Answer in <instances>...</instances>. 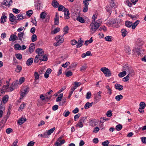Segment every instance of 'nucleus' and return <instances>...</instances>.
I'll list each match as a JSON object with an SVG mask.
<instances>
[{
	"label": "nucleus",
	"instance_id": "nucleus-1",
	"mask_svg": "<svg viewBox=\"0 0 146 146\" xmlns=\"http://www.w3.org/2000/svg\"><path fill=\"white\" fill-rule=\"evenodd\" d=\"M102 22V20L99 19L96 21H92L90 24V29L92 32H95L99 27Z\"/></svg>",
	"mask_w": 146,
	"mask_h": 146
},
{
	"label": "nucleus",
	"instance_id": "nucleus-2",
	"mask_svg": "<svg viewBox=\"0 0 146 146\" xmlns=\"http://www.w3.org/2000/svg\"><path fill=\"white\" fill-rule=\"evenodd\" d=\"M87 118L86 116L81 117L78 121V123L76 125L77 127L82 128L84 126V124Z\"/></svg>",
	"mask_w": 146,
	"mask_h": 146
},
{
	"label": "nucleus",
	"instance_id": "nucleus-3",
	"mask_svg": "<svg viewBox=\"0 0 146 146\" xmlns=\"http://www.w3.org/2000/svg\"><path fill=\"white\" fill-rule=\"evenodd\" d=\"M29 87L27 86L21 89V95L20 98L21 99L27 94L29 92Z\"/></svg>",
	"mask_w": 146,
	"mask_h": 146
},
{
	"label": "nucleus",
	"instance_id": "nucleus-4",
	"mask_svg": "<svg viewBox=\"0 0 146 146\" xmlns=\"http://www.w3.org/2000/svg\"><path fill=\"white\" fill-rule=\"evenodd\" d=\"M100 70L106 76H111V72L107 68L103 67L101 68Z\"/></svg>",
	"mask_w": 146,
	"mask_h": 146
},
{
	"label": "nucleus",
	"instance_id": "nucleus-5",
	"mask_svg": "<svg viewBox=\"0 0 146 146\" xmlns=\"http://www.w3.org/2000/svg\"><path fill=\"white\" fill-rule=\"evenodd\" d=\"M124 71H126V74H129V72H131V75H131V76H132L134 75V71L132 70L131 67L127 66V68L124 69Z\"/></svg>",
	"mask_w": 146,
	"mask_h": 146
},
{
	"label": "nucleus",
	"instance_id": "nucleus-6",
	"mask_svg": "<svg viewBox=\"0 0 146 146\" xmlns=\"http://www.w3.org/2000/svg\"><path fill=\"white\" fill-rule=\"evenodd\" d=\"M102 92L101 91H99L97 95H96L94 96V102L96 103L98 102L101 99V94Z\"/></svg>",
	"mask_w": 146,
	"mask_h": 146
},
{
	"label": "nucleus",
	"instance_id": "nucleus-7",
	"mask_svg": "<svg viewBox=\"0 0 146 146\" xmlns=\"http://www.w3.org/2000/svg\"><path fill=\"white\" fill-rule=\"evenodd\" d=\"M24 33L23 32H20L18 33L17 35V39H18L21 42H23L25 38L24 37Z\"/></svg>",
	"mask_w": 146,
	"mask_h": 146
},
{
	"label": "nucleus",
	"instance_id": "nucleus-8",
	"mask_svg": "<svg viewBox=\"0 0 146 146\" xmlns=\"http://www.w3.org/2000/svg\"><path fill=\"white\" fill-rule=\"evenodd\" d=\"M12 3V0H4L2 2V4L8 7H9Z\"/></svg>",
	"mask_w": 146,
	"mask_h": 146
},
{
	"label": "nucleus",
	"instance_id": "nucleus-9",
	"mask_svg": "<svg viewBox=\"0 0 146 146\" xmlns=\"http://www.w3.org/2000/svg\"><path fill=\"white\" fill-rule=\"evenodd\" d=\"M133 50L134 52H137L138 55L143 54L144 52V49L138 48H135L133 49Z\"/></svg>",
	"mask_w": 146,
	"mask_h": 146
},
{
	"label": "nucleus",
	"instance_id": "nucleus-10",
	"mask_svg": "<svg viewBox=\"0 0 146 146\" xmlns=\"http://www.w3.org/2000/svg\"><path fill=\"white\" fill-rule=\"evenodd\" d=\"M63 35H58L56 36L55 38V39L56 41L63 42L64 40V38L63 37Z\"/></svg>",
	"mask_w": 146,
	"mask_h": 146
},
{
	"label": "nucleus",
	"instance_id": "nucleus-11",
	"mask_svg": "<svg viewBox=\"0 0 146 146\" xmlns=\"http://www.w3.org/2000/svg\"><path fill=\"white\" fill-rule=\"evenodd\" d=\"M64 11V18L66 19H68L69 18V15L70 13H69V10L68 9H66Z\"/></svg>",
	"mask_w": 146,
	"mask_h": 146
},
{
	"label": "nucleus",
	"instance_id": "nucleus-12",
	"mask_svg": "<svg viewBox=\"0 0 146 146\" xmlns=\"http://www.w3.org/2000/svg\"><path fill=\"white\" fill-rule=\"evenodd\" d=\"M17 39V36L16 35L13 34L11 35L9 40L10 41L14 42Z\"/></svg>",
	"mask_w": 146,
	"mask_h": 146
},
{
	"label": "nucleus",
	"instance_id": "nucleus-13",
	"mask_svg": "<svg viewBox=\"0 0 146 146\" xmlns=\"http://www.w3.org/2000/svg\"><path fill=\"white\" fill-rule=\"evenodd\" d=\"M84 42V41L83 40H82V39L81 38H80L78 40V42L77 45H76V46L77 48H80L82 46L83 43Z\"/></svg>",
	"mask_w": 146,
	"mask_h": 146
},
{
	"label": "nucleus",
	"instance_id": "nucleus-14",
	"mask_svg": "<svg viewBox=\"0 0 146 146\" xmlns=\"http://www.w3.org/2000/svg\"><path fill=\"white\" fill-rule=\"evenodd\" d=\"M54 23L55 25H58L59 24L58 15L57 13H56L55 17L54 19Z\"/></svg>",
	"mask_w": 146,
	"mask_h": 146
},
{
	"label": "nucleus",
	"instance_id": "nucleus-15",
	"mask_svg": "<svg viewBox=\"0 0 146 146\" xmlns=\"http://www.w3.org/2000/svg\"><path fill=\"white\" fill-rule=\"evenodd\" d=\"M84 7L82 11L84 13H86L88 10V5L89 3H83Z\"/></svg>",
	"mask_w": 146,
	"mask_h": 146
},
{
	"label": "nucleus",
	"instance_id": "nucleus-16",
	"mask_svg": "<svg viewBox=\"0 0 146 146\" xmlns=\"http://www.w3.org/2000/svg\"><path fill=\"white\" fill-rule=\"evenodd\" d=\"M52 5L55 8H56L59 5L58 2L55 0H53L52 1Z\"/></svg>",
	"mask_w": 146,
	"mask_h": 146
},
{
	"label": "nucleus",
	"instance_id": "nucleus-17",
	"mask_svg": "<svg viewBox=\"0 0 146 146\" xmlns=\"http://www.w3.org/2000/svg\"><path fill=\"white\" fill-rule=\"evenodd\" d=\"M115 89L119 91L122 90L123 89V86L119 84H117L115 86Z\"/></svg>",
	"mask_w": 146,
	"mask_h": 146
},
{
	"label": "nucleus",
	"instance_id": "nucleus-18",
	"mask_svg": "<svg viewBox=\"0 0 146 146\" xmlns=\"http://www.w3.org/2000/svg\"><path fill=\"white\" fill-rule=\"evenodd\" d=\"M136 43L138 46H140L143 45L144 42L141 40L138 39L136 40Z\"/></svg>",
	"mask_w": 146,
	"mask_h": 146
},
{
	"label": "nucleus",
	"instance_id": "nucleus-19",
	"mask_svg": "<svg viewBox=\"0 0 146 146\" xmlns=\"http://www.w3.org/2000/svg\"><path fill=\"white\" fill-rule=\"evenodd\" d=\"M27 120L25 118L22 117L17 122L19 124L21 125L24 123Z\"/></svg>",
	"mask_w": 146,
	"mask_h": 146
},
{
	"label": "nucleus",
	"instance_id": "nucleus-20",
	"mask_svg": "<svg viewBox=\"0 0 146 146\" xmlns=\"http://www.w3.org/2000/svg\"><path fill=\"white\" fill-rule=\"evenodd\" d=\"M33 58H31L28 59L26 62V64L28 66L31 65L33 63Z\"/></svg>",
	"mask_w": 146,
	"mask_h": 146
},
{
	"label": "nucleus",
	"instance_id": "nucleus-21",
	"mask_svg": "<svg viewBox=\"0 0 146 146\" xmlns=\"http://www.w3.org/2000/svg\"><path fill=\"white\" fill-rule=\"evenodd\" d=\"M41 74V73H40V72H39V73H38L37 72H35L34 74V76L35 77V80H38L39 78V76Z\"/></svg>",
	"mask_w": 146,
	"mask_h": 146
},
{
	"label": "nucleus",
	"instance_id": "nucleus-22",
	"mask_svg": "<svg viewBox=\"0 0 146 146\" xmlns=\"http://www.w3.org/2000/svg\"><path fill=\"white\" fill-rule=\"evenodd\" d=\"M140 21L139 20H137L134 23H132V28L133 29H134L137 25L139 23Z\"/></svg>",
	"mask_w": 146,
	"mask_h": 146
},
{
	"label": "nucleus",
	"instance_id": "nucleus-23",
	"mask_svg": "<svg viewBox=\"0 0 146 146\" xmlns=\"http://www.w3.org/2000/svg\"><path fill=\"white\" fill-rule=\"evenodd\" d=\"M9 21H10L13 22L16 19V17H15L13 14L10 13L9 14Z\"/></svg>",
	"mask_w": 146,
	"mask_h": 146
},
{
	"label": "nucleus",
	"instance_id": "nucleus-24",
	"mask_svg": "<svg viewBox=\"0 0 146 146\" xmlns=\"http://www.w3.org/2000/svg\"><path fill=\"white\" fill-rule=\"evenodd\" d=\"M92 104L93 102L90 103L89 102H87L85 105L84 108L86 109H88L92 106Z\"/></svg>",
	"mask_w": 146,
	"mask_h": 146
},
{
	"label": "nucleus",
	"instance_id": "nucleus-25",
	"mask_svg": "<svg viewBox=\"0 0 146 146\" xmlns=\"http://www.w3.org/2000/svg\"><path fill=\"white\" fill-rule=\"evenodd\" d=\"M122 35L123 37H125L128 33L127 31L125 29H122L121 31Z\"/></svg>",
	"mask_w": 146,
	"mask_h": 146
},
{
	"label": "nucleus",
	"instance_id": "nucleus-26",
	"mask_svg": "<svg viewBox=\"0 0 146 146\" xmlns=\"http://www.w3.org/2000/svg\"><path fill=\"white\" fill-rule=\"evenodd\" d=\"M131 72H129V74L127 76L123 78V81L124 82H127L129 81V77L131 76Z\"/></svg>",
	"mask_w": 146,
	"mask_h": 146
},
{
	"label": "nucleus",
	"instance_id": "nucleus-27",
	"mask_svg": "<svg viewBox=\"0 0 146 146\" xmlns=\"http://www.w3.org/2000/svg\"><path fill=\"white\" fill-rule=\"evenodd\" d=\"M39 60L40 61H46L47 60L48 58L47 57V56L46 55V54L43 55L42 57L41 58H40L39 59Z\"/></svg>",
	"mask_w": 146,
	"mask_h": 146
},
{
	"label": "nucleus",
	"instance_id": "nucleus-28",
	"mask_svg": "<svg viewBox=\"0 0 146 146\" xmlns=\"http://www.w3.org/2000/svg\"><path fill=\"white\" fill-rule=\"evenodd\" d=\"M10 113L9 111H8L7 112V115L5 116V117L3 118V119L2 120L3 121L5 122H6L7 121V119L9 118V115H10Z\"/></svg>",
	"mask_w": 146,
	"mask_h": 146
},
{
	"label": "nucleus",
	"instance_id": "nucleus-29",
	"mask_svg": "<svg viewBox=\"0 0 146 146\" xmlns=\"http://www.w3.org/2000/svg\"><path fill=\"white\" fill-rule=\"evenodd\" d=\"M125 25L126 27L129 28L131 27H132V22L129 21H126L125 23Z\"/></svg>",
	"mask_w": 146,
	"mask_h": 146
},
{
	"label": "nucleus",
	"instance_id": "nucleus-30",
	"mask_svg": "<svg viewBox=\"0 0 146 146\" xmlns=\"http://www.w3.org/2000/svg\"><path fill=\"white\" fill-rule=\"evenodd\" d=\"M7 19V16L5 15H2L0 19V23H4L6 21L5 19Z\"/></svg>",
	"mask_w": 146,
	"mask_h": 146
},
{
	"label": "nucleus",
	"instance_id": "nucleus-31",
	"mask_svg": "<svg viewBox=\"0 0 146 146\" xmlns=\"http://www.w3.org/2000/svg\"><path fill=\"white\" fill-rule=\"evenodd\" d=\"M66 8L62 5H59L58 7V10L59 11H64L66 9Z\"/></svg>",
	"mask_w": 146,
	"mask_h": 146
},
{
	"label": "nucleus",
	"instance_id": "nucleus-32",
	"mask_svg": "<svg viewBox=\"0 0 146 146\" xmlns=\"http://www.w3.org/2000/svg\"><path fill=\"white\" fill-rule=\"evenodd\" d=\"M9 97L8 95H5L2 99V101L4 104L6 103L8 100Z\"/></svg>",
	"mask_w": 146,
	"mask_h": 146
},
{
	"label": "nucleus",
	"instance_id": "nucleus-33",
	"mask_svg": "<svg viewBox=\"0 0 146 146\" xmlns=\"http://www.w3.org/2000/svg\"><path fill=\"white\" fill-rule=\"evenodd\" d=\"M126 74V71H123L122 72H120L118 74V76L120 78L123 77L125 76Z\"/></svg>",
	"mask_w": 146,
	"mask_h": 146
},
{
	"label": "nucleus",
	"instance_id": "nucleus-34",
	"mask_svg": "<svg viewBox=\"0 0 146 146\" xmlns=\"http://www.w3.org/2000/svg\"><path fill=\"white\" fill-rule=\"evenodd\" d=\"M23 19V16L21 14H19L16 16V20H21Z\"/></svg>",
	"mask_w": 146,
	"mask_h": 146
},
{
	"label": "nucleus",
	"instance_id": "nucleus-35",
	"mask_svg": "<svg viewBox=\"0 0 146 146\" xmlns=\"http://www.w3.org/2000/svg\"><path fill=\"white\" fill-rule=\"evenodd\" d=\"M125 51L127 53L129 54L131 52L130 47L128 46H125Z\"/></svg>",
	"mask_w": 146,
	"mask_h": 146
},
{
	"label": "nucleus",
	"instance_id": "nucleus-36",
	"mask_svg": "<svg viewBox=\"0 0 146 146\" xmlns=\"http://www.w3.org/2000/svg\"><path fill=\"white\" fill-rule=\"evenodd\" d=\"M105 39L107 41L111 42L113 40V38L111 36H107L105 37Z\"/></svg>",
	"mask_w": 146,
	"mask_h": 146
},
{
	"label": "nucleus",
	"instance_id": "nucleus-37",
	"mask_svg": "<svg viewBox=\"0 0 146 146\" xmlns=\"http://www.w3.org/2000/svg\"><path fill=\"white\" fill-rule=\"evenodd\" d=\"M76 20L82 23H84L85 22L84 20L82 17L80 16H78L77 17Z\"/></svg>",
	"mask_w": 146,
	"mask_h": 146
},
{
	"label": "nucleus",
	"instance_id": "nucleus-38",
	"mask_svg": "<svg viewBox=\"0 0 146 146\" xmlns=\"http://www.w3.org/2000/svg\"><path fill=\"white\" fill-rule=\"evenodd\" d=\"M34 46L33 44H31L29 48V51L31 53H32L34 50Z\"/></svg>",
	"mask_w": 146,
	"mask_h": 146
},
{
	"label": "nucleus",
	"instance_id": "nucleus-39",
	"mask_svg": "<svg viewBox=\"0 0 146 146\" xmlns=\"http://www.w3.org/2000/svg\"><path fill=\"white\" fill-rule=\"evenodd\" d=\"M22 69V67L19 65H17L15 69L16 72L17 73H19Z\"/></svg>",
	"mask_w": 146,
	"mask_h": 146
},
{
	"label": "nucleus",
	"instance_id": "nucleus-40",
	"mask_svg": "<svg viewBox=\"0 0 146 146\" xmlns=\"http://www.w3.org/2000/svg\"><path fill=\"white\" fill-rule=\"evenodd\" d=\"M55 127H54L52 128L51 129L48 131L47 134L48 135H50L51 133H52L54 131L55 129Z\"/></svg>",
	"mask_w": 146,
	"mask_h": 146
},
{
	"label": "nucleus",
	"instance_id": "nucleus-41",
	"mask_svg": "<svg viewBox=\"0 0 146 146\" xmlns=\"http://www.w3.org/2000/svg\"><path fill=\"white\" fill-rule=\"evenodd\" d=\"M146 104L144 102H141L139 104V108H141V109H144L146 107Z\"/></svg>",
	"mask_w": 146,
	"mask_h": 146
},
{
	"label": "nucleus",
	"instance_id": "nucleus-42",
	"mask_svg": "<svg viewBox=\"0 0 146 146\" xmlns=\"http://www.w3.org/2000/svg\"><path fill=\"white\" fill-rule=\"evenodd\" d=\"M123 96L121 94L118 95L116 96L115 97V99L117 101H119L120 100L122 99Z\"/></svg>",
	"mask_w": 146,
	"mask_h": 146
},
{
	"label": "nucleus",
	"instance_id": "nucleus-43",
	"mask_svg": "<svg viewBox=\"0 0 146 146\" xmlns=\"http://www.w3.org/2000/svg\"><path fill=\"white\" fill-rule=\"evenodd\" d=\"M87 68L86 65V64L84 65L81 66L80 68V71L83 72Z\"/></svg>",
	"mask_w": 146,
	"mask_h": 146
},
{
	"label": "nucleus",
	"instance_id": "nucleus-44",
	"mask_svg": "<svg viewBox=\"0 0 146 146\" xmlns=\"http://www.w3.org/2000/svg\"><path fill=\"white\" fill-rule=\"evenodd\" d=\"M69 29L68 27L67 26H66L64 29V33L63 35V36L65 35L66 34L68 33Z\"/></svg>",
	"mask_w": 146,
	"mask_h": 146
},
{
	"label": "nucleus",
	"instance_id": "nucleus-45",
	"mask_svg": "<svg viewBox=\"0 0 146 146\" xmlns=\"http://www.w3.org/2000/svg\"><path fill=\"white\" fill-rule=\"evenodd\" d=\"M15 48L17 50H21V46L18 43H17L14 45Z\"/></svg>",
	"mask_w": 146,
	"mask_h": 146
},
{
	"label": "nucleus",
	"instance_id": "nucleus-46",
	"mask_svg": "<svg viewBox=\"0 0 146 146\" xmlns=\"http://www.w3.org/2000/svg\"><path fill=\"white\" fill-rule=\"evenodd\" d=\"M106 88L108 90V93L110 95H111L112 94L111 90L109 86L108 85H107L106 86Z\"/></svg>",
	"mask_w": 146,
	"mask_h": 146
},
{
	"label": "nucleus",
	"instance_id": "nucleus-47",
	"mask_svg": "<svg viewBox=\"0 0 146 146\" xmlns=\"http://www.w3.org/2000/svg\"><path fill=\"white\" fill-rule=\"evenodd\" d=\"M37 37L35 34L33 35L32 36L31 40L32 42H34L36 40Z\"/></svg>",
	"mask_w": 146,
	"mask_h": 146
},
{
	"label": "nucleus",
	"instance_id": "nucleus-48",
	"mask_svg": "<svg viewBox=\"0 0 146 146\" xmlns=\"http://www.w3.org/2000/svg\"><path fill=\"white\" fill-rule=\"evenodd\" d=\"M70 113V112H69V111L67 110L65 111L63 113V115L64 117H67L69 115Z\"/></svg>",
	"mask_w": 146,
	"mask_h": 146
},
{
	"label": "nucleus",
	"instance_id": "nucleus-49",
	"mask_svg": "<svg viewBox=\"0 0 146 146\" xmlns=\"http://www.w3.org/2000/svg\"><path fill=\"white\" fill-rule=\"evenodd\" d=\"M46 14V13L44 12H42L40 14V17L41 19H44L45 18Z\"/></svg>",
	"mask_w": 146,
	"mask_h": 146
},
{
	"label": "nucleus",
	"instance_id": "nucleus-50",
	"mask_svg": "<svg viewBox=\"0 0 146 146\" xmlns=\"http://www.w3.org/2000/svg\"><path fill=\"white\" fill-rule=\"evenodd\" d=\"M122 125L121 124H118L116 126L115 128L117 131H120L122 128Z\"/></svg>",
	"mask_w": 146,
	"mask_h": 146
},
{
	"label": "nucleus",
	"instance_id": "nucleus-51",
	"mask_svg": "<svg viewBox=\"0 0 146 146\" xmlns=\"http://www.w3.org/2000/svg\"><path fill=\"white\" fill-rule=\"evenodd\" d=\"M110 143L108 140H107L103 142L102 145L104 146H108Z\"/></svg>",
	"mask_w": 146,
	"mask_h": 146
},
{
	"label": "nucleus",
	"instance_id": "nucleus-52",
	"mask_svg": "<svg viewBox=\"0 0 146 146\" xmlns=\"http://www.w3.org/2000/svg\"><path fill=\"white\" fill-rule=\"evenodd\" d=\"M60 31V29L57 27L55 28L54 30L52 32V33L53 34H55L59 32Z\"/></svg>",
	"mask_w": 146,
	"mask_h": 146
},
{
	"label": "nucleus",
	"instance_id": "nucleus-53",
	"mask_svg": "<svg viewBox=\"0 0 146 146\" xmlns=\"http://www.w3.org/2000/svg\"><path fill=\"white\" fill-rule=\"evenodd\" d=\"M81 114L80 113H78V114L75 115L74 116V120L75 121H76L79 117L80 116Z\"/></svg>",
	"mask_w": 146,
	"mask_h": 146
},
{
	"label": "nucleus",
	"instance_id": "nucleus-54",
	"mask_svg": "<svg viewBox=\"0 0 146 146\" xmlns=\"http://www.w3.org/2000/svg\"><path fill=\"white\" fill-rule=\"evenodd\" d=\"M92 96L91 93L90 92H88L86 95V98L87 99H89Z\"/></svg>",
	"mask_w": 146,
	"mask_h": 146
},
{
	"label": "nucleus",
	"instance_id": "nucleus-55",
	"mask_svg": "<svg viewBox=\"0 0 146 146\" xmlns=\"http://www.w3.org/2000/svg\"><path fill=\"white\" fill-rule=\"evenodd\" d=\"M13 132V129L11 128H8L6 130V132L7 134H9Z\"/></svg>",
	"mask_w": 146,
	"mask_h": 146
},
{
	"label": "nucleus",
	"instance_id": "nucleus-56",
	"mask_svg": "<svg viewBox=\"0 0 146 146\" xmlns=\"http://www.w3.org/2000/svg\"><path fill=\"white\" fill-rule=\"evenodd\" d=\"M33 11L32 10H29L26 12V14L27 16H30L32 15Z\"/></svg>",
	"mask_w": 146,
	"mask_h": 146
},
{
	"label": "nucleus",
	"instance_id": "nucleus-57",
	"mask_svg": "<svg viewBox=\"0 0 146 146\" xmlns=\"http://www.w3.org/2000/svg\"><path fill=\"white\" fill-rule=\"evenodd\" d=\"M15 56L16 58L19 60H21L22 58V55L20 54H16Z\"/></svg>",
	"mask_w": 146,
	"mask_h": 146
},
{
	"label": "nucleus",
	"instance_id": "nucleus-58",
	"mask_svg": "<svg viewBox=\"0 0 146 146\" xmlns=\"http://www.w3.org/2000/svg\"><path fill=\"white\" fill-rule=\"evenodd\" d=\"M107 116L108 117H110L112 115V114L111 113V110H109L108 111L106 114Z\"/></svg>",
	"mask_w": 146,
	"mask_h": 146
},
{
	"label": "nucleus",
	"instance_id": "nucleus-59",
	"mask_svg": "<svg viewBox=\"0 0 146 146\" xmlns=\"http://www.w3.org/2000/svg\"><path fill=\"white\" fill-rule=\"evenodd\" d=\"M5 123L3 121L1 120L0 122V129H1L4 126V124Z\"/></svg>",
	"mask_w": 146,
	"mask_h": 146
},
{
	"label": "nucleus",
	"instance_id": "nucleus-60",
	"mask_svg": "<svg viewBox=\"0 0 146 146\" xmlns=\"http://www.w3.org/2000/svg\"><path fill=\"white\" fill-rule=\"evenodd\" d=\"M65 74L66 76L69 77L72 75V73L71 71H69L66 72Z\"/></svg>",
	"mask_w": 146,
	"mask_h": 146
},
{
	"label": "nucleus",
	"instance_id": "nucleus-61",
	"mask_svg": "<svg viewBox=\"0 0 146 146\" xmlns=\"http://www.w3.org/2000/svg\"><path fill=\"white\" fill-rule=\"evenodd\" d=\"M13 11L14 13H15L17 14L19 13L20 10L14 8H13Z\"/></svg>",
	"mask_w": 146,
	"mask_h": 146
},
{
	"label": "nucleus",
	"instance_id": "nucleus-62",
	"mask_svg": "<svg viewBox=\"0 0 146 146\" xmlns=\"http://www.w3.org/2000/svg\"><path fill=\"white\" fill-rule=\"evenodd\" d=\"M74 86L76 88L80 86L81 84L80 82H74Z\"/></svg>",
	"mask_w": 146,
	"mask_h": 146
},
{
	"label": "nucleus",
	"instance_id": "nucleus-63",
	"mask_svg": "<svg viewBox=\"0 0 146 146\" xmlns=\"http://www.w3.org/2000/svg\"><path fill=\"white\" fill-rule=\"evenodd\" d=\"M101 121H102V123H104L106 121V120H108L109 119L106 118V117H102L101 118Z\"/></svg>",
	"mask_w": 146,
	"mask_h": 146
},
{
	"label": "nucleus",
	"instance_id": "nucleus-64",
	"mask_svg": "<svg viewBox=\"0 0 146 146\" xmlns=\"http://www.w3.org/2000/svg\"><path fill=\"white\" fill-rule=\"evenodd\" d=\"M141 141L143 143H146V137H141Z\"/></svg>",
	"mask_w": 146,
	"mask_h": 146
}]
</instances>
